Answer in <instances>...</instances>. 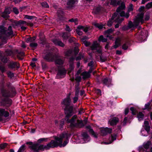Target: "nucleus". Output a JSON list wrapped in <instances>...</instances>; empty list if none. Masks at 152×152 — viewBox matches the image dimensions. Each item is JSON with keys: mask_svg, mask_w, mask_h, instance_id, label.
<instances>
[{"mask_svg": "<svg viewBox=\"0 0 152 152\" xmlns=\"http://www.w3.org/2000/svg\"><path fill=\"white\" fill-rule=\"evenodd\" d=\"M65 114L66 115L65 119L68 123H70L71 127L80 128L84 126V125L83 121L78 120L77 115H74L71 119H69V118L73 115L72 107H71L69 109H67L65 110Z\"/></svg>", "mask_w": 152, "mask_h": 152, "instance_id": "1", "label": "nucleus"}, {"mask_svg": "<svg viewBox=\"0 0 152 152\" xmlns=\"http://www.w3.org/2000/svg\"><path fill=\"white\" fill-rule=\"evenodd\" d=\"M5 90H1V92L3 96L5 97H12L16 94L15 88L10 83H8L6 85Z\"/></svg>", "mask_w": 152, "mask_h": 152, "instance_id": "2", "label": "nucleus"}, {"mask_svg": "<svg viewBox=\"0 0 152 152\" xmlns=\"http://www.w3.org/2000/svg\"><path fill=\"white\" fill-rule=\"evenodd\" d=\"M143 16L144 13L143 12L138 13L133 22V23L131 21L129 22L128 25L129 28H130L137 27L139 25L140 22L142 24L144 22V20L143 19Z\"/></svg>", "mask_w": 152, "mask_h": 152, "instance_id": "3", "label": "nucleus"}, {"mask_svg": "<svg viewBox=\"0 0 152 152\" xmlns=\"http://www.w3.org/2000/svg\"><path fill=\"white\" fill-rule=\"evenodd\" d=\"M0 32L3 34H5L7 36H10L12 35L13 36V31L12 30V26H9L8 28L4 26H1L0 27Z\"/></svg>", "mask_w": 152, "mask_h": 152, "instance_id": "4", "label": "nucleus"}, {"mask_svg": "<svg viewBox=\"0 0 152 152\" xmlns=\"http://www.w3.org/2000/svg\"><path fill=\"white\" fill-rule=\"evenodd\" d=\"M55 143H56L54 140H52L46 145H38V151L39 150L44 151L45 149L47 150L49 149L50 148H54L56 147L57 145Z\"/></svg>", "mask_w": 152, "mask_h": 152, "instance_id": "5", "label": "nucleus"}, {"mask_svg": "<svg viewBox=\"0 0 152 152\" xmlns=\"http://www.w3.org/2000/svg\"><path fill=\"white\" fill-rule=\"evenodd\" d=\"M54 139L56 141L54 140V141L56 142V144L57 145L56 147L59 146L60 147L62 146V143L63 139L66 137V138H68L67 134L66 133H63L59 137H57L56 136L54 137Z\"/></svg>", "mask_w": 152, "mask_h": 152, "instance_id": "6", "label": "nucleus"}, {"mask_svg": "<svg viewBox=\"0 0 152 152\" xmlns=\"http://www.w3.org/2000/svg\"><path fill=\"white\" fill-rule=\"evenodd\" d=\"M91 50L94 51V53H97L101 54L102 53V47L99 44L97 41H94L91 46Z\"/></svg>", "mask_w": 152, "mask_h": 152, "instance_id": "7", "label": "nucleus"}, {"mask_svg": "<svg viewBox=\"0 0 152 152\" xmlns=\"http://www.w3.org/2000/svg\"><path fill=\"white\" fill-rule=\"evenodd\" d=\"M57 55L56 54H53L52 53H50L47 54L43 58L48 61H55Z\"/></svg>", "mask_w": 152, "mask_h": 152, "instance_id": "8", "label": "nucleus"}, {"mask_svg": "<svg viewBox=\"0 0 152 152\" xmlns=\"http://www.w3.org/2000/svg\"><path fill=\"white\" fill-rule=\"evenodd\" d=\"M27 145H30L28 147L30 149L36 152H38V143L33 144L32 142H28L26 143Z\"/></svg>", "mask_w": 152, "mask_h": 152, "instance_id": "9", "label": "nucleus"}, {"mask_svg": "<svg viewBox=\"0 0 152 152\" xmlns=\"http://www.w3.org/2000/svg\"><path fill=\"white\" fill-rule=\"evenodd\" d=\"M71 100L69 96H67V98L65 99L63 101L62 103L65 105L66 107L64 109L65 112L67 109H69L70 107H72V111L73 110V107L72 106H69Z\"/></svg>", "mask_w": 152, "mask_h": 152, "instance_id": "10", "label": "nucleus"}, {"mask_svg": "<svg viewBox=\"0 0 152 152\" xmlns=\"http://www.w3.org/2000/svg\"><path fill=\"white\" fill-rule=\"evenodd\" d=\"M151 144V142L150 141H148L146 143L144 144L143 145L142 147H140L139 148V150L140 152H150L149 151H147L149 146Z\"/></svg>", "mask_w": 152, "mask_h": 152, "instance_id": "11", "label": "nucleus"}, {"mask_svg": "<svg viewBox=\"0 0 152 152\" xmlns=\"http://www.w3.org/2000/svg\"><path fill=\"white\" fill-rule=\"evenodd\" d=\"M112 131V129L108 128H103L100 129L101 134L103 136H105L108 134H110Z\"/></svg>", "mask_w": 152, "mask_h": 152, "instance_id": "12", "label": "nucleus"}, {"mask_svg": "<svg viewBox=\"0 0 152 152\" xmlns=\"http://www.w3.org/2000/svg\"><path fill=\"white\" fill-rule=\"evenodd\" d=\"M9 115V113L4 109H0V121L2 120V117L4 116L7 117Z\"/></svg>", "mask_w": 152, "mask_h": 152, "instance_id": "13", "label": "nucleus"}, {"mask_svg": "<svg viewBox=\"0 0 152 152\" xmlns=\"http://www.w3.org/2000/svg\"><path fill=\"white\" fill-rule=\"evenodd\" d=\"M26 23V21L22 20H20L18 21H14L12 24V25L15 28L16 26H21L22 25Z\"/></svg>", "mask_w": 152, "mask_h": 152, "instance_id": "14", "label": "nucleus"}, {"mask_svg": "<svg viewBox=\"0 0 152 152\" xmlns=\"http://www.w3.org/2000/svg\"><path fill=\"white\" fill-rule=\"evenodd\" d=\"M14 54H17V57L20 60H22L23 59V58L21 57L24 55V53L20 51H19L17 49L13 51Z\"/></svg>", "mask_w": 152, "mask_h": 152, "instance_id": "15", "label": "nucleus"}, {"mask_svg": "<svg viewBox=\"0 0 152 152\" xmlns=\"http://www.w3.org/2000/svg\"><path fill=\"white\" fill-rule=\"evenodd\" d=\"M54 62L55 64H56L61 65L63 64L64 63V60L63 58L59 57L57 55Z\"/></svg>", "mask_w": 152, "mask_h": 152, "instance_id": "16", "label": "nucleus"}, {"mask_svg": "<svg viewBox=\"0 0 152 152\" xmlns=\"http://www.w3.org/2000/svg\"><path fill=\"white\" fill-rule=\"evenodd\" d=\"M77 0H68L67 3L66 7L71 9L74 7V4Z\"/></svg>", "mask_w": 152, "mask_h": 152, "instance_id": "17", "label": "nucleus"}, {"mask_svg": "<svg viewBox=\"0 0 152 152\" xmlns=\"http://www.w3.org/2000/svg\"><path fill=\"white\" fill-rule=\"evenodd\" d=\"M118 121L119 119L118 118L115 117L110 119L109 122L111 125L113 126L116 125L118 122Z\"/></svg>", "mask_w": 152, "mask_h": 152, "instance_id": "18", "label": "nucleus"}, {"mask_svg": "<svg viewBox=\"0 0 152 152\" xmlns=\"http://www.w3.org/2000/svg\"><path fill=\"white\" fill-rule=\"evenodd\" d=\"M52 41L56 45H58L61 47H64L65 45L59 39H53Z\"/></svg>", "mask_w": 152, "mask_h": 152, "instance_id": "19", "label": "nucleus"}, {"mask_svg": "<svg viewBox=\"0 0 152 152\" xmlns=\"http://www.w3.org/2000/svg\"><path fill=\"white\" fill-rule=\"evenodd\" d=\"M9 67L13 69L16 67L17 68H19V63L16 62H12L10 63L8 65Z\"/></svg>", "mask_w": 152, "mask_h": 152, "instance_id": "20", "label": "nucleus"}, {"mask_svg": "<svg viewBox=\"0 0 152 152\" xmlns=\"http://www.w3.org/2000/svg\"><path fill=\"white\" fill-rule=\"evenodd\" d=\"M117 13L115 12L111 18L108 21L107 23V25L109 27H110L111 26L113 22V20L115 18V17H117Z\"/></svg>", "mask_w": 152, "mask_h": 152, "instance_id": "21", "label": "nucleus"}, {"mask_svg": "<svg viewBox=\"0 0 152 152\" xmlns=\"http://www.w3.org/2000/svg\"><path fill=\"white\" fill-rule=\"evenodd\" d=\"M1 103V105L3 106L6 105L7 104L10 105L12 103V101L10 99L7 98L2 101Z\"/></svg>", "mask_w": 152, "mask_h": 152, "instance_id": "22", "label": "nucleus"}, {"mask_svg": "<svg viewBox=\"0 0 152 152\" xmlns=\"http://www.w3.org/2000/svg\"><path fill=\"white\" fill-rule=\"evenodd\" d=\"M66 73V71L64 68L59 69L58 70L57 75L59 77V78H61V76L65 75Z\"/></svg>", "mask_w": 152, "mask_h": 152, "instance_id": "23", "label": "nucleus"}, {"mask_svg": "<svg viewBox=\"0 0 152 152\" xmlns=\"http://www.w3.org/2000/svg\"><path fill=\"white\" fill-rule=\"evenodd\" d=\"M102 9V7L98 6L93 9L92 13L95 14H98L100 12L101 10Z\"/></svg>", "mask_w": 152, "mask_h": 152, "instance_id": "24", "label": "nucleus"}, {"mask_svg": "<svg viewBox=\"0 0 152 152\" xmlns=\"http://www.w3.org/2000/svg\"><path fill=\"white\" fill-rule=\"evenodd\" d=\"M144 128L145 130L148 133L150 131V127L149 125V122L147 121H145L144 122Z\"/></svg>", "mask_w": 152, "mask_h": 152, "instance_id": "25", "label": "nucleus"}, {"mask_svg": "<svg viewBox=\"0 0 152 152\" xmlns=\"http://www.w3.org/2000/svg\"><path fill=\"white\" fill-rule=\"evenodd\" d=\"M121 2L120 0H111L110 4L114 6H117L119 5Z\"/></svg>", "mask_w": 152, "mask_h": 152, "instance_id": "26", "label": "nucleus"}, {"mask_svg": "<svg viewBox=\"0 0 152 152\" xmlns=\"http://www.w3.org/2000/svg\"><path fill=\"white\" fill-rule=\"evenodd\" d=\"M121 40L120 38H118L116 39L115 42V45L113 47L114 48H116L121 45Z\"/></svg>", "mask_w": 152, "mask_h": 152, "instance_id": "27", "label": "nucleus"}, {"mask_svg": "<svg viewBox=\"0 0 152 152\" xmlns=\"http://www.w3.org/2000/svg\"><path fill=\"white\" fill-rule=\"evenodd\" d=\"M91 72H89V70L88 72H85L81 74V75L83 76V78L85 79L89 77L90 76V73Z\"/></svg>", "mask_w": 152, "mask_h": 152, "instance_id": "28", "label": "nucleus"}, {"mask_svg": "<svg viewBox=\"0 0 152 152\" xmlns=\"http://www.w3.org/2000/svg\"><path fill=\"white\" fill-rule=\"evenodd\" d=\"M88 66H90L89 69L90 72H92V71L95 68L96 66H95L94 62L93 61H91L88 64Z\"/></svg>", "mask_w": 152, "mask_h": 152, "instance_id": "29", "label": "nucleus"}, {"mask_svg": "<svg viewBox=\"0 0 152 152\" xmlns=\"http://www.w3.org/2000/svg\"><path fill=\"white\" fill-rule=\"evenodd\" d=\"M125 4L124 2L121 3V6L118 7L116 9V11L118 12H119L121 10L125 9Z\"/></svg>", "mask_w": 152, "mask_h": 152, "instance_id": "30", "label": "nucleus"}, {"mask_svg": "<svg viewBox=\"0 0 152 152\" xmlns=\"http://www.w3.org/2000/svg\"><path fill=\"white\" fill-rule=\"evenodd\" d=\"M0 59L1 62L5 64L7 63L9 59L5 56H2L0 57Z\"/></svg>", "mask_w": 152, "mask_h": 152, "instance_id": "31", "label": "nucleus"}, {"mask_svg": "<svg viewBox=\"0 0 152 152\" xmlns=\"http://www.w3.org/2000/svg\"><path fill=\"white\" fill-rule=\"evenodd\" d=\"M86 128L89 129L88 132L90 134H91L92 135L95 137H97V136L96 134L94 132L93 129H91V127L90 126H86Z\"/></svg>", "mask_w": 152, "mask_h": 152, "instance_id": "32", "label": "nucleus"}, {"mask_svg": "<svg viewBox=\"0 0 152 152\" xmlns=\"http://www.w3.org/2000/svg\"><path fill=\"white\" fill-rule=\"evenodd\" d=\"M58 17L59 19L61 20L63 18L64 12L63 11L59 10L58 11Z\"/></svg>", "mask_w": 152, "mask_h": 152, "instance_id": "33", "label": "nucleus"}, {"mask_svg": "<svg viewBox=\"0 0 152 152\" xmlns=\"http://www.w3.org/2000/svg\"><path fill=\"white\" fill-rule=\"evenodd\" d=\"M107 39L104 38L103 35L100 36L98 39V41L99 42H107Z\"/></svg>", "mask_w": 152, "mask_h": 152, "instance_id": "34", "label": "nucleus"}, {"mask_svg": "<svg viewBox=\"0 0 152 152\" xmlns=\"http://www.w3.org/2000/svg\"><path fill=\"white\" fill-rule=\"evenodd\" d=\"M79 83H77V84L75 85V96H78L79 90L80 88L79 87Z\"/></svg>", "mask_w": 152, "mask_h": 152, "instance_id": "35", "label": "nucleus"}, {"mask_svg": "<svg viewBox=\"0 0 152 152\" xmlns=\"http://www.w3.org/2000/svg\"><path fill=\"white\" fill-rule=\"evenodd\" d=\"M120 15L121 16H124L127 18L129 16V14L128 13L125 14L124 11H122L120 13Z\"/></svg>", "mask_w": 152, "mask_h": 152, "instance_id": "36", "label": "nucleus"}, {"mask_svg": "<svg viewBox=\"0 0 152 152\" xmlns=\"http://www.w3.org/2000/svg\"><path fill=\"white\" fill-rule=\"evenodd\" d=\"M83 54L80 52L78 54V56L76 58V61L80 60L83 58Z\"/></svg>", "mask_w": 152, "mask_h": 152, "instance_id": "37", "label": "nucleus"}, {"mask_svg": "<svg viewBox=\"0 0 152 152\" xmlns=\"http://www.w3.org/2000/svg\"><path fill=\"white\" fill-rule=\"evenodd\" d=\"M113 30L112 28L108 29L106 31L104 32V34L105 35V36L107 35V34L109 35V34H110L112 33L113 32Z\"/></svg>", "mask_w": 152, "mask_h": 152, "instance_id": "38", "label": "nucleus"}, {"mask_svg": "<svg viewBox=\"0 0 152 152\" xmlns=\"http://www.w3.org/2000/svg\"><path fill=\"white\" fill-rule=\"evenodd\" d=\"M85 38L84 37L83 38H82V40L83 42V43H84V44L86 46H88L90 45L91 43L90 42H88V41L85 40Z\"/></svg>", "mask_w": 152, "mask_h": 152, "instance_id": "39", "label": "nucleus"}, {"mask_svg": "<svg viewBox=\"0 0 152 152\" xmlns=\"http://www.w3.org/2000/svg\"><path fill=\"white\" fill-rule=\"evenodd\" d=\"M42 7L45 8H48L49 6L47 2H43L40 3Z\"/></svg>", "mask_w": 152, "mask_h": 152, "instance_id": "40", "label": "nucleus"}, {"mask_svg": "<svg viewBox=\"0 0 152 152\" xmlns=\"http://www.w3.org/2000/svg\"><path fill=\"white\" fill-rule=\"evenodd\" d=\"M72 50H69L66 51L65 54V55L66 56H70L72 54Z\"/></svg>", "mask_w": 152, "mask_h": 152, "instance_id": "41", "label": "nucleus"}, {"mask_svg": "<svg viewBox=\"0 0 152 152\" xmlns=\"http://www.w3.org/2000/svg\"><path fill=\"white\" fill-rule=\"evenodd\" d=\"M35 39V37H28L26 39V42H32L34 41Z\"/></svg>", "mask_w": 152, "mask_h": 152, "instance_id": "42", "label": "nucleus"}, {"mask_svg": "<svg viewBox=\"0 0 152 152\" xmlns=\"http://www.w3.org/2000/svg\"><path fill=\"white\" fill-rule=\"evenodd\" d=\"M6 54L7 56H10L14 54L13 52L10 50H7L5 51Z\"/></svg>", "mask_w": 152, "mask_h": 152, "instance_id": "43", "label": "nucleus"}, {"mask_svg": "<svg viewBox=\"0 0 152 152\" xmlns=\"http://www.w3.org/2000/svg\"><path fill=\"white\" fill-rule=\"evenodd\" d=\"M107 59V57L102 55L101 53V55L100 56V60L102 62H103L106 61Z\"/></svg>", "mask_w": 152, "mask_h": 152, "instance_id": "44", "label": "nucleus"}, {"mask_svg": "<svg viewBox=\"0 0 152 152\" xmlns=\"http://www.w3.org/2000/svg\"><path fill=\"white\" fill-rule=\"evenodd\" d=\"M47 140V138H42L39 139L37 140V142L38 143H41L44 141L46 142Z\"/></svg>", "mask_w": 152, "mask_h": 152, "instance_id": "45", "label": "nucleus"}, {"mask_svg": "<svg viewBox=\"0 0 152 152\" xmlns=\"http://www.w3.org/2000/svg\"><path fill=\"white\" fill-rule=\"evenodd\" d=\"M26 146L25 145H23L19 149L18 152H22L25 149Z\"/></svg>", "mask_w": 152, "mask_h": 152, "instance_id": "46", "label": "nucleus"}, {"mask_svg": "<svg viewBox=\"0 0 152 152\" xmlns=\"http://www.w3.org/2000/svg\"><path fill=\"white\" fill-rule=\"evenodd\" d=\"M118 14H117V15H118ZM116 18L114 20L116 22H117L118 23H121V21H120V20L121 19L120 18V17L118 15V16H117V17H115Z\"/></svg>", "mask_w": 152, "mask_h": 152, "instance_id": "47", "label": "nucleus"}, {"mask_svg": "<svg viewBox=\"0 0 152 152\" xmlns=\"http://www.w3.org/2000/svg\"><path fill=\"white\" fill-rule=\"evenodd\" d=\"M82 135L84 140L87 139L89 136L86 132H83L82 134Z\"/></svg>", "mask_w": 152, "mask_h": 152, "instance_id": "48", "label": "nucleus"}, {"mask_svg": "<svg viewBox=\"0 0 152 152\" xmlns=\"http://www.w3.org/2000/svg\"><path fill=\"white\" fill-rule=\"evenodd\" d=\"M8 14H7L6 13H5L4 12H3L1 13V16L4 18H7L9 17Z\"/></svg>", "mask_w": 152, "mask_h": 152, "instance_id": "49", "label": "nucleus"}, {"mask_svg": "<svg viewBox=\"0 0 152 152\" xmlns=\"http://www.w3.org/2000/svg\"><path fill=\"white\" fill-rule=\"evenodd\" d=\"M0 71H1L2 73L6 71V69L4 66L0 65Z\"/></svg>", "mask_w": 152, "mask_h": 152, "instance_id": "50", "label": "nucleus"}, {"mask_svg": "<svg viewBox=\"0 0 152 152\" xmlns=\"http://www.w3.org/2000/svg\"><path fill=\"white\" fill-rule=\"evenodd\" d=\"M79 50L77 47H75L74 49V53L75 56H76L78 53Z\"/></svg>", "mask_w": 152, "mask_h": 152, "instance_id": "51", "label": "nucleus"}, {"mask_svg": "<svg viewBox=\"0 0 152 152\" xmlns=\"http://www.w3.org/2000/svg\"><path fill=\"white\" fill-rule=\"evenodd\" d=\"M4 82L3 81H2L0 83V89L1 90H5V89L3 88L4 87Z\"/></svg>", "mask_w": 152, "mask_h": 152, "instance_id": "52", "label": "nucleus"}, {"mask_svg": "<svg viewBox=\"0 0 152 152\" xmlns=\"http://www.w3.org/2000/svg\"><path fill=\"white\" fill-rule=\"evenodd\" d=\"M145 7L147 9L151 8L152 7V2L148 3L146 5Z\"/></svg>", "mask_w": 152, "mask_h": 152, "instance_id": "53", "label": "nucleus"}, {"mask_svg": "<svg viewBox=\"0 0 152 152\" xmlns=\"http://www.w3.org/2000/svg\"><path fill=\"white\" fill-rule=\"evenodd\" d=\"M94 25L96 27H97L100 29L102 28L103 27V26L102 25L99 24L98 23H96L94 24Z\"/></svg>", "mask_w": 152, "mask_h": 152, "instance_id": "54", "label": "nucleus"}, {"mask_svg": "<svg viewBox=\"0 0 152 152\" xmlns=\"http://www.w3.org/2000/svg\"><path fill=\"white\" fill-rule=\"evenodd\" d=\"M74 68V63H69V69L70 71L72 70Z\"/></svg>", "mask_w": 152, "mask_h": 152, "instance_id": "55", "label": "nucleus"}, {"mask_svg": "<svg viewBox=\"0 0 152 152\" xmlns=\"http://www.w3.org/2000/svg\"><path fill=\"white\" fill-rule=\"evenodd\" d=\"M144 116V114L140 112L137 115V117L139 119L140 118L142 119Z\"/></svg>", "mask_w": 152, "mask_h": 152, "instance_id": "56", "label": "nucleus"}, {"mask_svg": "<svg viewBox=\"0 0 152 152\" xmlns=\"http://www.w3.org/2000/svg\"><path fill=\"white\" fill-rule=\"evenodd\" d=\"M62 37L63 39H67L69 37L67 35V33H63Z\"/></svg>", "mask_w": 152, "mask_h": 152, "instance_id": "57", "label": "nucleus"}, {"mask_svg": "<svg viewBox=\"0 0 152 152\" xmlns=\"http://www.w3.org/2000/svg\"><path fill=\"white\" fill-rule=\"evenodd\" d=\"M7 144L5 143L0 144V149H4L7 146Z\"/></svg>", "mask_w": 152, "mask_h": 152, "instance_id": "58", "label": "nucleus"}, {"mask_svg": "<svg viewBox=\"0 0 152 152\" xmlns=\"http://www.w3.org/2000/svg\"><path fill=\"white\" fill-rule=\"evenodd\" d=\"M75 40L76 39L75 38L72 37L69 39V41L70 43H72L75 42Z\"/></svg>", "mask_w": 152, "mask_h": 152, "instance_id": "59", "label": "nucleus"}, {"mask_svg": "<svg viewBox=\"0 0 152 152\" xmlns=\"http://www.w3.org/2000/svg\"><path fill=\"white\" fill-rule=\"evenodd\" d=\"M26 18L28 19H31L33 18H35V17L33 16H29L28 15H26L25 17Z\"/></svg>", "mask_w": 152, "mask_h": 152, "instance_id": "60", "label": "nucleus"}, {"mask_svg": "<svg viewBox=\"0 0 152 152\" xmlns=\"http://www.w3.org/2000/svg\"><path fill=\"white\" fill-rule=\"evenodd\" d=\"M102 82L103 84L107 85L109 83L108 80L107 78H106L102 80Z\"/></svg>", "mask_w": 152, "mask_h": 152, "instance_id": "61", "label": "nucleus"}, {"mask_svg": "<svg viewBox=\"0 0 152 152\" xmlns=\"http://www.w3.org/2000/svg\"><path fill=\"white\" fill-rule=\"evenodd\" d=\"M37 46V43H31L30 44V46L32 48L36 47Z\"/></svg>", "mask_w": 152, "mask_h": 152, "instance_id": "62", "label": "nucleus"}, {"mask_svg": "<svg viewBox=\"0 0 152 152\" xmlns=\"http://www.w3.org/2000/svg\"><path fill=\"white\" fill-rule=\"evenodd\" d=\"M130 110L132 111V113L133 115H135L136 113V110L133 107H131L130 108Z\"/></svg>", "mask_w": 152, "mask_h": 152, "instance_id": "63", "label": "nucleus"}, {"mask_svg": "<svg viewBox=\"0 0 152 152\" xmlns=\"http://www.w3.org/2000/svg\"><path fill=\"white\" fill-rule=\"evenodd\" d=\"M133 5L132 4H130L129 6V7L128 9V11L130 12L131 11H132L133 10Z\"/></svg>", "mask_w": 152, "mask_h": 152, "instance_id": "64", "label": "nucleus"}]
</instances>
